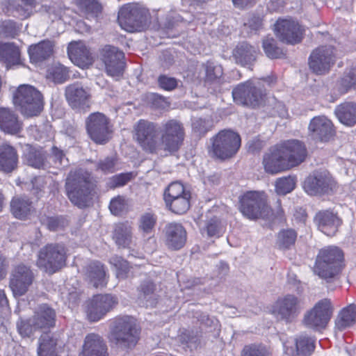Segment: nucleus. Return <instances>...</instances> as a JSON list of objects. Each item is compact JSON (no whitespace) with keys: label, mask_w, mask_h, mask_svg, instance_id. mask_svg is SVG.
I'll list each match as a JSON object with an SVG mask.
<instances>
[{"label":"nucleus","mask_w":356,"mask_h":356,"mask_svg":"<svg viewBox=\"0 0 356 356\" xmlns=\"http://www.w3.org/2000/svg\"><path fill=\"white\" fill-rule=\"evenodd\" d=\"M149 10L139 3H127L118 12V21L122 29L128 32L141 31L148 25Z\"/></svg>","instance_id":"nucleus-5"},{"label":"nucleus","mask_w":356,"mask_h":356,"mask_svg":"<svg viewBox=\"0 0 356 356\" xmlns=\"http://www.w3.org/2000/svg\"><path fill=\"white\" fill-rule=\"evenodd\" d=\"M336 182L327 170H315L303 182L304 191L311 196H322L333 193Z\"/></svg>","instance_id":"nucleus-10"},{"label":"nucleus","mask_w":356,"mask_h":356,"mask_svg":"<svg viewBox=\"0 0 356 356\" xmlns=\"http://www.w3.org/2000/svg\"><path fill=\"white\" fill-rule=\"evenodd\" d=\"M161 144L165 151L176 152L183 145L185 137L184 124L176 119L163 121L159 127Z\"/></svg>","instance_id":"nucleus-9"},{"label":"nucleus","mask_w":356,"mask_h":356,"mask_svg":"<svg viewBox=\"0 0 356 356\" xmlns=\"http://www.w3.org/2000/svg\"><path fill=\"white\" fill-rule=\"evenodd\" d=\"M0 61L6 67L20 63V50L13 42H0Z\"/></svg>","instance_id":"nucleus-39"},{"label":"nucleus","mask_w":356,"mask_h":356,"mask_svg":"<svg viewBox=\"0 0 356 356\" xmlns=\"http://www.w3.org/2000/svg\"><path fill=\"white\" fill-rule=\"evenodd\" d=\"M35 7V0H20L15 8V15L21 19L29 17Z\"/></svg>","instance_id":"nucleus-57"},{"label":"nucleus","mask_w":356,"mask_h":356,"mask_svg":"<svg viewBox=\"0 0 356 356\" xmlns=\"http://www.w3.org/2000/svg\"><path fill=\"white\" fill-rule=\"evenodd\" d=\"M315 340L307 335H300L296 339L297 354L299 356H310L315 348Z\"/></svg>","instance_id":"nucleus-47"},{"label":"nucleus","mask_w":356,"mask_h":356,"mask_svg":"<svg viewBox=\"0 0 356 356\" xmlns=\"http://www.w3.org/2000/svg\"><path fill=\"white\" fill-rule=\"evenodd\" d=\"M265 170L270 174H277L290 168L287 158L280 145H276L266 153L263 159Z\"/></svg>","instance_id":"nucleus-25"},{"label":"nucleus","mask_w":356,"mask_h":356,"mask_svg":"<svg viewBox=\"0 0 356 356\" xmlns=\"http://www.w3.org/2000/svg\"><path fill=\"white\" fill-rule=\"evenodd\" d=\"M76 2L88 17H96L102 11V6L97 0H76Z\"/></svg>","instance_id":"nucleus-49"},{"label":"nucleus","mask_w":356,"mask_h":356,"mask_svg":"<svg viewBox=\"0 0 356 356\" xmlns=\"http://www.w3.org/2000/svg\"><path fill=\"white\" fill-rule=\"evenodd\" d=\"M239 210L251 220L268 218L271 210L264 192L248 191L239 197Z\"/></svg>","instance_id":"nucleus-7"},{"label":"nucleus","mask_w":356,"mask_h":356,"mask_svg":"<svg viewBox=\"0 0 356 356\" xmlns=\"http://www.w3.org/2000/svg\"><path fill=\"white\" fill-rule=\"evenodd\" d=\"M308 130L311 137L320 142L329 141L335 133L332 122L325 115L314 117L310 120Z\"/></svg>","instance_id":"nucleus-22"},{"label":"nucleus","mask_w":356,"mask_h":356,"mask_svg":"<svg viewBox=\"0 0 356 356\" xmlns=\"http://www.w3.org/2000/svg\"><path fill=\"white\" fill-rule=\"evenodd\" d=\"M232 94L236 104L252 108L259 106L265 97L263 90L251 81L238 84Z\"/></svg>","instance_id":"nucleus-12"},{"label":"nucleus","mask_w":356,"mask_h":356,"mask_svg":"<svg viewBox=\"0 0 356 356\" xmlns=\"http://www.w3.org/2000/svg\"><path fill=\"white\" fill-rule=\"evenodd\" d=\"M262 47L266 55L271 59L279 58L283 55L282 50L277 47V41L273 38L264 39Z\"/></svg>","instance_id":"nucleus-53"},{"label":"nucleus","mask_w":356,"mask_h":356,"mask_svg":"<svg viewBox=\"0 0 356 356\" xmlns=\"http://www.w3.org/2000/svg\"><path fill=\"white\" fill-rule=\"evenodd\" d=\"M356 322V305L350 304L344 307L338 314L335 320V328L343 331L351 326Z\"/></svg>","instance_id":"nucleus-41"},{"label":"nucleus","mask_w":356,"mask_h":356,"mask_svg":"<svg viewBox=\"0 0 356 356\" xmlns=\"http://www.w3.org/2000/svg\"><path fill=\"white\" fill-rule=\"evenodd\" d=\"M67 54L72 62L81 68H87L94 62L90 49L82 42L70 43L67 47Z\"/></svg>","instance_id":"nucleus-27"},{"label":"nucleus","mask_w":356,"mask_h":356,"mask_svg":"<svg viewBox=\"0 0 356 356\" xmlns=\"http://www.w3.org/2000/svg\"><path fill=\"white\" fill-rule=\"evenodd\" d=\"M113 239L119 248H129L133 241L131 223L126 221L116 224L113 232Z\"/></svg>","instance_id":"nucleus-36"},{"label":"nucleus","mask_w":356,"mask_h":356,"mask_svg":"<svg viewBox=\"0 0 356 356\" xmlns=\"http://www.w3.org/2000/svg\"><path fill=\"white\" fill-rule=\"evenodd\" d=\"M191 194L189 191L183 197L165 204L166 207L173 213L179 215L184 214L191 207Z\"/></svg>","instance_id":"nucleus-45"},{"label":"nucleus","mask_w":356,"mask_h":356,"mask_svg":"<svg viewBox=\"0 0 356 356\" xmlns=\"http://www.w3.org/2000/svg\"><path fill=\"white\" fill-rule=\"evenodd\" d=\"M17 328L19 334L24 338L31 337L33 335L35 331L40 330L39 327L34 325L33 317L26 320L20 318L17 322Z\"/></svg>","instance_id":"nucleus-56"},{"label":"nucleus","mask_w":356,"mask_h":356,"mask_svg":"<svg viewBox=\"0 0 356 356\" xmlns=\"http://www.w3.org/2000/svg\"><path fill=\"white\" fill-rule=\"evenodd\" d=\"M190 191L186 190L184 185L179 181L172 182L165 188L163 194L165 203H169L177 199L183 197Z\"/></svg>","instance_id":"nucleus-44"},{"label":"nucleus","mask_w":356,"mask_h":356,"mask_svg":"<svg viewBox=\"0 0 356 356\" xmlns=\"http://www.w3.org/2000/svg\"><path fill=\"white\" fill-rule=\"evenodd\" d=\"M65 95L68 104L74 109H84L89 106L90 91L81 83L76 82L67 86Z\"/></svg>","instance_id":"nucleus-24"},{"label":"nucleus","mask_w":356,"mask_h":356,"mask_svg":"<svg viewBox=\"0 0 356 356\" xmlns=\"http://www.w3.org/2000/svg\"><path fill=\"white\" fill-rule=\"evenodd\" d=\"M136 319L129 316L115 318L110 326L109 341L123 349H131L140 338Z\"/></svg>","instance_id":"nucleus-2"},{"label":"nucleus","mask_w":356,"mask_h":356,"mask_svg":"<svg viewBox=\"0 0 356 356\" xmlns=\"http://www.w3.org/2000/svg\"><path fill=\"white\" fill-rule=\"evenodd\" d=\"M110 264L115 268L116 276L118 279L124 280L128 277L130 266L128 261L122 257L113 256L110 259Z\"/></svg>","instance_id":"nucleus-52"},{"label":"nucleus","mask_w":356,"mask_h":356,"mask_svg":"<svg viewBox=\"0 0 356 356\" xmlns=\"http://www.w3.org/2000/svg\"><path fill=\"white\" fill-rule=\"evenodd\" d=\"M28 52L31 63H40L52 56L54 44L49 40H42L38 44L31 45Z\"/></svg>","instance_id":"nucleus-37"},{"label":"nucleus","mask_w":356,"mask_h":356,"mask_svg":"<svg viewBox=\"0 0 356 356\" xmlns=\"http://www.w3.org/2000/svg\"><path fill=\"white\" fill-rule=\"evenodd\" d=\"M302 309L300 299L297 296L288 294L277 299L273 307V314L279 321L286 323L292 322Z\"/></svg>","instance_id":"nucleus-16"},{"label":"nucleus","mask_w":356,"mask_h":356,"mask_svg":"<svg viewBox=\"0 0 356 356\" xmlns=\"http://www.w3.org/2000/svg\"><path fill=\"white\" fill-rule=\"evenodd\" d=\"M66 250L63 244L49 243L42 247L38 252L37 265L49 274L60 270L66 264Z\"/></svg>","instance_id":"nucleus-8"},{"label":"nucleus","mask_w":356,"mask_h":356,"mask_svg":"<svg viewBox=\"0 0 356 356\" xmlns=\"http://www.w3.org/2000/svg\"><path fill=\"white\" fill-rule=\"evenodd\" d=\"M107 346L97 334H88L84 340L81 356H108Z\"/></svg>","instance_id":"nucleus-31"},{"label":"nucleus","mask_w":356,"mask_h":356,"mask_svg":"<svg viewBox=\"0 0 356 356\" xmlns=\"http://www.w3.org/2000/svg\"><path fill=\"white\" fill-rule=\"evenodd\" d=\"M205 71L204 81L207 83H212L218 81L222 76L223 71L221 65L212 61H207L202 64Z\"/></svg>","instance_id":"nucleus-46"},{"label":"nucleus","mask_w":356,"mask_h":356,"mask_svg":"<svg viewBox=\"0 0 356 356\" xmlns=\"http://www.w3.org/2000/svg\"><path fill=\"white\" fill-rule=\"evenodd\" d=\"M67 225L66 219L62 216L50 217L47 219V227L50 231H58Z\"/></svg>","instance_id":"nucleus-63"},{"label":"nucleus","mask_w":356,"mask_h":356,"mask_svg":"<svg viewBox=\"0 0 356 356\" xmlns=\"http://www.w3.org/2000/svg\"><path fill=\"white\" fill-rule=\"evenodd\" d=\"M284 152L287 162L291 167L300 165L305 161L307 156V149L305 143L298 140H289L279 145Z\"/></svg>","instance_id":"nucleus-23"},{"label":"nucleus","mask_w":356,"mask_h":356,"mask_svg":"<svg viewBox=\"0 0 356 356\" xmlns=\"http://www.w3.org/2000/svg\"><path fill=\"white\" fill-rule=\"evenodd\" d=\"M97 57L104 64L108 76L118 78L123 74L124 54L118 47L110 44L104 45L99 49Z\"/></svg>","instance_id":"nucleus-13"},{"label":"nucleus","mask_w":356,"mask_h":356,"mask_svg":"<svg viewBox=\"0 0 356 356\" xmlns=\"http://www.w3.org/2000/svg\"><path fill=\"white\" fill-rule=\"evenodd\" d=\"M22 159L24 163L33 168L44 170L49 169L47 152L41 147L26 145Z\"/></svg>","instance_id":"nucleus-26"},{"label":"nucleus","mask_w":356,"mask_h":356,"mask_svg":"<svg viewBox=\"0 0 356 356\" xmlns=\"http://www.w3.org/2000/svg\"><path fill=\"white\" fill-rule=\"evenodd\" d=\"M209 153L213 157L225 160L233 157L238 151L241 140L238 134L231 129L220 131L210 139Z\"/></svg>","instance_id":"nucleus-6"},{"label":"nucleus","mask_w":356,"mask_h":356,"mask_svg":"<svg viewBox=\"0 0 356 356\" xmlns=\"http://www.w3.org/2000/svg\"><path fill=\"white\" fill-rule=\"evenodd\" d=\"M13 103L27 118L38 116L43 110L42 93L31 85H21L13 94Z\"/></svg>","instance_id":"nucleus-4"},{"label":"nucleus","mask_w":356,"mask_h":356,"mask_svg":"<svg viewBox=\"0 0 356 356\" xmlns=\"http://www.w3.org/2000/svg\"><path fill=\"white\" fill-rule=\"evenodd\" d=\"M257 54V48L245 41L238 42L232 51L235 63L248 68L256 61Z\"/></svg>","instance_id":"nucleus-28"},{"label":"nucleus","mask_w":356,"mask_h":356,"mask_svg":"<svg viewBox=\"0 0 356 356\" xmlns=\"http://www.w3.org/2000/svg\"><path fill=\"white\" fill-rule=\"evenodd\" d=\"M343 266V253L337 247L330 246L321 250L316 257L314 273L330 282L341 271Z\"/></svg>","instance_id":"nucleus-3"},{"label":"nucleus","mask_w":356,"mask_h":356,"mask_svg":"<svg viewBox=\"0 0 356 356\" xmlns=\"http://www.w3.org/2000/svg\"><path fill=\"white\" fill-rule=\"evenodd\" d=\"M158 129L156 123L141 119L134 126V138L143 149L153 152L159 144Z\"/></svg>","instance_id":"nucleus-14"},{"label":"nucleus","mask_w":356,"mask_h":356,"mask_svg":"<svg viewBox=\"0 0 356 356\" xmlns=\"http://www.w3.org/2000/svg\"><path fill=\"white\" fill-rule=\"evenodd\" d=\"M244 26L250 29L251 31H257L262 29L263 19L258 14L250 13L244 22Z\"/></svg>","instance_id":"nucleus-62"},{"label":"nucleus","mask_w":356,"mask_h":356,"mask_svg":"<svg viewBox=\"0 0 356 356\" xmlns=\"http://www.w3.org/2000/svg\"><path fill=\"white\" fill-rule=\"evenodd\" d=\"M297 238V233L293 229L280 231L277 236V245L281 249H289L294 245Z\"/></svg>","instance_id":"nucleus-51"},{"label":"nucleus","mask_w":356,"mask_h":356,"mask_svg":"<svg viewBox=\"0 0 356 356\" xmlns=\"http://www.w3.org/2000/svg\"><path fill=\"white\" fill-rule=\"evenodd\" d=\"M60 339L58 332H43L38 339V356H57V345Z\"/></svg>","instance_id":"nucleus-34"},{"label":"nucleus","mask_w":356,"mask_h":356,"mask_svg":"<svg viewBox=\"0 0 356 356\" xmlns=\"http://www.w3.org/2000/svg\"><path fill=\"white\" fill-rule=\"evenodd\" d=\"M179 341L186 344L191 349L195 348L200 341V336L193 330H185L179 336Z\"/></svg>","instance_id":"nucleus-59"},{"label":"nucleus","mask_w":356,"mask_h":356,"mask_svg":"<svg viewBox=\"0 0 356 356\" xmlns=\"http://www.w3.org/2000/svg\"><path fill=\"white\" fill-rule=\"evenodd\" d=\"M296 179L293 177H284L277 179L275 191L279 195L291 193L296 187Z\"/></svg>","instance_id":"nucleus-55"},{"label":"nucleus","mask_w":356,"mask_h":356,"mask_svg":"<svg viewBox=\"0 0 356 356\" xmlns=\"http://www.w3.org/2000/svg\"><path fill=\"white\" fill-rule=\"evenodd\" d=\"M275 26V34L282 42L294 44L301 42L303 29L298 22L291 19H278Z\"/></svg>","instance_id":"nucleus-19"},{"label":"nucleus","mask_w":356,"mask_h":356,"mask_svg":"<svg viewBox=\"0 0 356 356\" xmlns=\"http://www.w3.org/2000/svg\"><path fill=\"white\" fill-rule=\"evenodd\" d=\"M18 163V156L15 149L10 145L0 147V170L11 172L16 169Z\"/></svg>","instance_id":"nucleus-38"},{"label":"nucleus","mask_w":356,"mask_h":356,"mask_svg":"<svg viewBox=\"0 0 356 356\" xmlns=\"http://www.w3.org/2000/svg\"><path fill=\"white\" fill-rule=\"evenodd\" d=\"M65 186L67 195L74 205L80 209L89 205L95 188L90 173L83 169L70 171Z\"/></svg>","instance_id":"nucleus-1"},{"label":"nucleus","mask_w":356,"mask_h":356,"mask_svg":"<svg viewBox=\"0 0 356 356\" xmlns=\"http://www.w3.org/2000/svg\"><path fill=\"white\" fill-rule=\"evenodd\" d=\"M203 231L209 237L219 238L225 232V227L220 219L214 217L207 221Z\"/></svg>","instance_id":"nucleus-50"},{"label":"nucleus","mask_w":356,"mask_h":356,"mask_svg":"<svg viewBox=\"0 0 356 356\" xmlns=\"http://www.w3.org/2000/svg\"><path fill=\"white\" fill-rule=\"evenodd\" d=\"M158 83L160 88L168 91L173 90L178 85L175 78L167 75H160L158 78Z\"/></svg>","instance_id":"nucleus-64"},{"label":"nucleus","mask_w":356,"mask_h":356,"mask_svg":"<svg viewBox=\"0 0 356 356\" xmlns=\"http://www.w3.org/2000/svg\"><path fill=\"white\" fill-rule=\"evenodd\" d=\"M134 177L132 172L120 173L111 177L107 185L110 188H115L126 185Z\"/></svg>","instance_id":"nucleus-60"},{"label":"nucleus","mask_w":356,"mask_h":356,"mask_svg":"<svg viewBox=\"0 0 356 356\" xmlns=\"http://www.w3.org/2000/svg\"><path fill=\"white\" fill-rule=\"evenodd\" d=\"M32 317L34 325L40 330L49 329L56 325V311L47 304L38 305Z\"/></svg>","instance_id":"nucleus-32"},{"label":"nucleus","mask_w":356,"mask_h":356,"mask_svg":"<svg viewBox=\"0 0 356 356\" xmlns=\"http://www.w3.org/2000/svg\"><path fill=\"white\" fill-rule=\"evenodd\" d=\"M10 210L15 218L24 220L31 215L33 207L32 202L29 198L26 197H15L10 202Z\"/></svg>","instance_id":"nucleus-40"},{"label":"nucleus","mask_w":356,"mask_h":356,"mask_svg":"<svg viewBox=\"0 0 356 356\" xmlns=\"http://www.w3.org/2000/svg\"><path fill=\"white\" fill-rule=\"evenodd\" d=\"M157 217L154 213H144L138 219V230L143 234H150L154 229Z\"/></svg>","instance_id":"nucleus-48"},{"label":"nucleus","mask_w":356,"mask_h":356,"mask_svg":"<svg viewBox=\"0 0 356 356\" xmlns=\"http://www.w3.org/2000/svg\"><path fill=\"white\" fill-rule=\"evenodd\" d=\"M118 304V298L111 294L94 296L86 302V314L90 321L102 319Z\"/></svg>","instance_id":"nucleus-15"},{"label":"nucleus","mask_w":356,"mask_h":356,"mask_svg":"<svg viewBox=\"0 0 356 356\" xmlns=\"http://www.w3.org/2000/svg\"><path fill=\"white\" fill-rule=\"evenodd\" d=\"M33 280V273L26 266L19 265L13 270L10 287L15 296H21L26 293Z\"/></svg>","instance_id":"nucleus-21"},{"label":"nucleus","mask_w":356,"mask_h":356,"mask_svg":"<svg viewBox=\"0 0 356 356\" xmlns=\"http://www.w3.org/2000/svg\"><path fill=\"white\" fill-rule=\"evenodd\" d=\"M341 86L346 91L356 86V67L345 72L341 79Z\"/></svg>","instance_id":"nucleus-61"},{"label":"nucleus","mask_w":356,"mask_h":356,"mask_svg":"<svg viewBox=\"0 0 356 356\" xmlns=\"http://www.w3.org/2000/svg\"><path fill=\"white\" fill-rule=\"evenodd\" d=\"M333 309L329 299L318 301L304 316V323L313 329L325 327L332 315Z\"/></svg>","instance_id":"nucleus-18"},{"label":"nucleus","mask_w":356,"mask_h":356,"mask_svg":"<svg viewBox=\"0 0 356 356\" xmlns=\"http://www.w3.org/2000/svg\"><path fill=\"white\" fill-rule=\"evenodd\" d=\"M86 280L95 288H103L108 282L104 266L99 261L90 262L84 268Z\"/></svg>","instance_id":"nucleus-30"},{"label":"nucleus","mask_w":356,"mask_h":356,"mask_svg":"<svg viewBox=\"0 0 356 356\" xmlns=\"http://www.w3.org/2000/svg\"><path fill=\"white\" fill-rule=\"evenodd\" d=\"M164 243L170 250L177 251L184 247L187 241V232L179 222H169L163 229Z\"/></svg>","instance_id":"nucleus-20"},{"label":"nucleus","mask_w":356,"mask_h":356,"mask_svg":"<svg viewBox=\"0 0 356 356\" xmlns=\"http://www.w3.org/2000/svg\"><path fill=\"white\" fill-rule=\"evenodd\" d=\"M335 61V49L330 45L321 46L311 53L309 66L314 73L321 75L327 73Z\"/></svg>","instance_id":"nucleus-17"},{"label":"nucleus","mask_w":356,"mask_h":356,"mask_svg":"<svg viewBox=\"0 0 356 356\" xmlns=\"http://www.w3.org/2000/svg\"><path fill=\"white\" fill-rule=\"evenodd\" d=\"M138 290L139 305L145 307H154L156 305L159 296L156 293V285L152 280H143Z\"/></svg>","instance_id":"nucleus-35"},{"label":"nucleus","mask_w":356,"mask_h":356,"mask_svg":"<svg viewBox=\"0 0 356 356\" xmlns=\"http://www.w3.org/2000/svg\"><path fill=\"white\" fill-rule=\"evenodd\" d=\"M314 221L318 229L327 236H334L341 224V219L329 210L318 211L315 217Z\"/></svg>","instance_id":"nucleus-29"},{"label":"nucleus","mask_w":356,"mask_h":356,"mask_svg":"<svg viewBox=\"0 0 356 356\" xmlns=\"http://www.w3.org/2000/svg\"><path fill=\"white\" fill-rule=\"evenodd\" d=\"M22 122L17 114L9 108H0V129L6 134L15 135L22 129Z\"/></svg>","instance_id":"nucleus-33"},{"label":"nucleus","mask_w":356,"mask_h":356,"mask_svg":"<svg viewBox=\"0 0 356 356\" xmlns=\"http://www.w3.org/2000/svg\"><path fill=\"white\" fill-rule=\"evenodd\" d=\"M49 74L53 81L56 83H62L65 82L70 76L67 68L60 64L54 66L51 69Z\"/></svg>","instance_id":"nucleus-58"},{"label":"nucleus","mask_w":356,"mask_h":356,"mask_svg":"<svg viewBox=\"0 0 356 356\" xmlns=\"http://www.w3.org/2000/svg\"><path fill=\"white\" fill-rule=\"evenodd\" d=\"M47 161L49 163V168L61 169L69 165L65 151L56 145H53L47 153Z\"/></svg>","instance_id":"nucleus-43"},{"label":"nucleus","mask_w":356,"mask_h":356,"mask_svg":"<svg viewBox=\"0 0 356 356\" xmlns=\"http://www.w3.org/2000/svg\"><path fill=\"white\" fill-rule=\"evenodd\" d=\"M86 128L90 138L97 144H106L111 138L112 126L102 113L90 114L86 119Z\"/></svg>","instance_id":"nucleus-11"},{"label":"nucleus","mask_w":356,"mask_h":356,"mask_svg":"<svg viewBox=\"0 0 356 356\" xmlns=\"http://www.w3.org/2000/svg\"><path fill=\"white\" fill-rule=\"evenodd\" d=\"M335 114L339 120L347 126L356 124V104L345 102L338 106Z\"/></svg>","instance_id":"nucleus-42"},{"label":"nucleus","mask_w":356,"mask_h":356,"mask_svg":"<svg viewBox=\"0 0 356 356\" xmlns=\"http://www.w3.org/2000/svg\"><path fill=\"white\" fill-rule=\"evenodd\" d=\"M241 356H270L268 349L261 343H250L244 346Z\"/></svg>","instance_id":"nucleus-54"}]
</instances>
